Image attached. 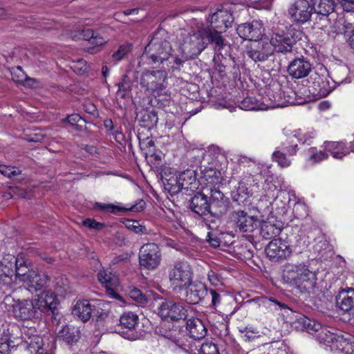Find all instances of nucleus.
<instances>
[{
  "mask_svg": "<svg viewBox=\"0 0 354 354\" xmlns=\"http://www.w3.org/2000/svg\"><path fill=\"white\" fill-rule=\"evenodd\" d=\"M209 28L205 23L193 19L191 22V30L182 44V50L185 59H194L202 53L210 44L216 52H220L227 46L224 37H216L207 31Z\"/></svg>",
  "mask_w": 354,
  "mask_h": 354,
  "instance_id": "nucleus-1",
  "label": "nucleus"
},
{
  "mask_svg": "<svg viewBox=\"0 0 354 354\" xmlns=\"http://www.w3.org/2000/svg\"><path fill=\"white\" fill-rule=\"evenodd\" d=\"M270 301L277 304L281 308L288 310V313H290V315L288 314V316H290L292 319H295L294 322L295 328L301 330L306 329L311 334L315 333L317 340L320 344L333 348L338 333H333L328 328L323 327L319 322L310 319L305 315L292 312L285 304H281L274 299H270Z\"/></svg>",
  "mask_w": 354,
  "mask_h": 354,
  "instance_id": "nucleus-2",
  "label": "nucleus"
},
{
  "mask_svg": "<svg viewBox=\"0 0 354 354\" xmlns=\"http://www.w3.org/2000/svg\"><path fill=\"white\" fill-rule=\"evenodd\" d=\"M174 50L165 30H158L152 35L142 55L149 64H160L173 56Z\"/></svg>",
  "mask_w": 354,
  "mask_h": 354,
  "instance_id": "nucleus-3",
  "label": "nucleus"
},
{
  "mask_svg": "<svg viewBox=\"0 0 354 354\" xmlns=\"http://www.w3.org/2000/svg\"><path fill=\"white\" fill-rule=\"evenodd\" d=\"M285 283L295 286L301 292H310L316 286V275L304 263H286L282 275Z\"/></svg>",
  "mask_w": 354,
  "mask_h": 354,
  "instance_id": "nucleus-4",
  "label": "nucleus"
},
{
  "mask_svg": "<svg viewBox=\"0 0 354 354\" xmlns=\"http://www.w3.org/2000/svg\"><path fill=\"white\" fill-rule=\"evenodd\" d=\"M230 207V201L224 194L214 187L209 193V217L205 218L209 229L217 228L221 223V218L225 215Z\"/></svg>",
  "mask_w": 354,
  "mask_h": 354,
  "instance_id": "nucleus-5",
  "label": "nucleus"
},
{
  "mask_svg": "<svg viewBox=\"0 0 354 354\" xmlns=\"http://www.w3.org/2000/svg\"><path fill=\"white\" fill-rule=\"evenodd\" d=\"M343 82V79L338 77L337 80L330 81L328 72L324 67L311 71L308 79V82L314 89L313 93H316L321 97L327 96L336 87V84H340Z\"/></svg>",
  "mask_w": 354,
  "mask_h": 354,
  "instance_id": "nucleus-6",
  "label": "nucleus"
},
{
  "mask_svg": "<svg viewBox=\"0 0 354 354\" xmlns=\"http://www.w3.org/2000/svg\"><path fill=\"white\" fill-rule=\"evenodd\" d=\"M303 32L295 28H290L286 32L281 31L272 35L270 43L272 48L278 53H291L294 46L301 39Z\"/></svg>",
  "mask_w": 354,
  "mask_h": 354,
  "instance_id": "nucleus-7",
  "label": "nucleus"
},
{
  "mask_svg": "<svg viewBox=\"0 0 354 354\" xmlns=\"http://www.w3.org/2000/svg\"><path fill=\"white\" fill-rule=\"evenodd\" d=\"M234 20L233 15L230 10L218 9L206 18L205 24L209 28L207 31L213 37L216 35V37H223V32L232 26Z\"/></svg>",
  "mask_w": 354,
  "mask_h": 354,
  "instance_id": "nucleus-8",
  "label": "nucleus"
},
{
  "mask_svg": "<svg viewBox=\"0 0 354 354\" xmlns=\"http://www.w3.org/2000/svg\"><path fill=\"white\" fill-rule=\"evenodd\" d=\"M158 314L162 319L177 321L187 317V310L180 302L161 298L158 301Z\"/></svg>",
  "mask_w": 354,
  "mask_h": 354,
  "instance_id": "nucleus-9",
  "label": "nucleus"
},
{
  "mask_svg": "<svg viewBox=\"0 0 354 354\" xmlns=\"http://www.w3.org/2000/svg\"><path fill=\"white\" fill-rule=\"evenodd\" d=\"M230 218L236 230L241 233L250 234L260 225V220L257 216L250 215L244 210L232 212Z\"/></svg>",
  "mask_w": 354,
  "mask_h": 354,
  "instance_id": "nucleus-10",
  "label": "nucleus"
},
{
  "mask_svg": "<svg viewBox=\"0 0 354 354\" xmlns=\"http://www.w3.org/2000/svg\"><path fill=\"white\" fill-rule=\"evenodd\" d=\"M21 332L23 346L30 354H51L50 350L44 347V339L35 327L24 326Z\"/></svg>",
  "mask_w": 354,
  "mask_h": 354,
  "instance_id": "nucleus-11",
  "label": "nucleus"
},
{
  "mask_svg": "<svg viewBox=\"0 0 354 354\" xmlns=\"http://www.w3.org/2000/svg\"><path fill=\"white\" fill-rule=\"evenodd\" d=\"M167 77L165 70L147 71L140 77V85L150 93L159 92L165 88Z\"/></svg>",
  "mask_w": 354,
  "mask_h": 354,
  "instance_id": "nucleus-12",
  "label": "nucleus"
},
{
  "mask_svg": "<svg viewBox=\"0 0 354 354\" xmlns=\"http://www.w3.org/2000/svg\"><path fill=\"white\" fill-rule=\"evenodd\" d=\"M192 272L187 261H176L169 270L168 277L171 284L183 288L192 281Z\"/></svg>",
  "mask_w": 354,
  "mask_h": 354,
  "instance_id": "nucleus-13",
  "label": "nucleus"
},
{
  "mask_svg": "<svg viewBox=\"0 0 354 354\" xmlns=\"http://www.w3.org/2000/svg\"><path fill=\"white\" fill-rule=\"evenodd\" d=\"M161 251L154 243L144 244L140 249L139 263L142 268L147 270L156 268L161 261Z\"/></svg>",
  "mask_w": 354,
  "mask_h": 354,
  "instance_id": "nucleus-14",
  "label": "nucleus"
},
{
  "mask_svg": "<svg viewBox=\"0 0 354 354\" xmlns=\"http://www.w3.org/2000/svg\"><path fill=\"white\" fill-rule=\"evenodd\" d=\"M35 300L18 301L12 306L15 317L22 321L30 320L39 316V308Z\"/></svg>",
  "mask_w": 354,
  "mask_h": 354,
  "instance_id": "nucleus-15",
  "label": "nucleus"
},
{
  "mask_svg": "<svg viewBox=\"0 0 354 354\" xmlns=\"http://www.w3.org/2000/svg\"><path fill=\"white\" fill-rule=\"evenodd\" d=\"M267 257L273 261H279L289 257L292 252L290 245L281 238L272 239L265 249Z\"/></svg>",
  "mask_w": 354,
  "mask_h": 354,
  "instance_id": "nucleus-16",
  "label": "nucleus"
},
{
  "mask_svg": "<svg viewBox=\"0 0 354 354\" xmlns=\"http://www.w3.org/2000/svg\"><path fill=\"white\" fill-rule=\"evenodd\" d=\"M273 52L274 49L270 41L261 40V39L247 46V55L255 62L267 60Z\"/></svg>",
  "mask_w": 354,
  "mask_h": 354,
  "instance_id": "nucleus-17",
  "label": "nucleus"
},
{
  "mask_svg": "<svg viewBox=\"0 0 354 354\" xmlns=\"http://www.w3.org/2000/svg\"><path fill=\"white\" fill-rule=\"evenodd\" d=\"M119 330L120 333L124 338L129 340L137 339L140 334L136 330L138 325V317L131 312L123 313L120 317Z\"/></svg>",
  "mask_w": 354,
  "mask_h": 354,
  "instance_id": "nucleus-18",
  "label": "nucleus"
},
{
  "mask_svg": "<svg viewBox=\"0 0 354 354\" xmlns=\"http://www.w3.org/2000/svg\"><path fill=\"white\" fill-rule=\"evenodd\" d=\"M263 32V23L258 20L241 24L236 28V32L241 38L253 41L261 39Z\"/></svg>",
  "mask_w": 354,
  "mask_h": 354,
  "instance_id": "nucleus-19",
  "label": "nucleus"
},
{
  "mask_svg": "<svg viewBox=\"0 0 354 354\" xmlns=\"http://www.w3.org/2000/svg\"><path fill=\"white\" fill-rule=\"evenodd\" d=\"M313 12V6L307 0H297L288 9L290 18L297 24H304L310 20Z\"/></svg>",
  "mask_w": 354,
  "mask_h": 354,
  "instance_id": "nucleus-20",
  "label": "nucleus"
},
{
  "mask_svg": "<svg viewBox=\"0 0 354 354\" xmlns=\"http://www.w3.org/2000/svg\"><path fill=\"white\" fill-rule=\"evenodd\" d=\"M312 71V64L309 59L304 56L294 58L289 62L287 72L289 75L295 79L307 77Z\"/></svg>",
  "mask_w": 354,
  "mask_h": 354,
  "instance_id": "nucleus-21",
  "label": "nucleus"
},
{
  "mask_svg": "<svg viewBox=\"0 0 354 354\" xmlns=\"http://www.w3.org/2000/svg\"><path fill=\"white\" fill-rule=\"evenodd\" d=\"M15 257L8 255L0 261V286L6 288L11 287L15 277Z\"/></svg>",
  "mask_w": 354,
  "mask_h": 354,
  "instance_id": "nucleus-22",
  "label": "nucleus"
},
{
  "mask_svg": "<svg viewBox=\"0 0 354 354\" xmlns=\"http://www.w3.org/2000/svg\"><path fill=\"white\" fill-rule=\"evenodd\" d=\"M185 288V301L190 304H198L208 294L206 286L201 282L192 283V281L187 283Z\"/></svg>",
  "mask_w": 354,
  "mask_h": 354,
  "instance_id": "nucleus-23",
  "label": "nucleus"
},
{
  "mask_svg": "<svg viewBox=\"0 0 354 354\" xmlns=\"http://www.w3.org/2000/svg\"><path fill=\"white\" fill-rule=\"evenodd\" d=\"M161 180L163 183L165 190L171 196L178 194L183 190L178 179V175L171 168H165L162 170Z\"/></svg>",
  "mask_w": 354,
  "mask_h": 354,
  "instance_id": "nucleus-24",
  "label": "nucleus"
},
{
  "mask_svg": "<svg viewBox=\"0 0 354 354\" xmlns=\"http://www.w3.org/2000/svg\"><path fill=\"white\" fill-rule=\"evenodd\" d=\"M145 205L146 203L143 200H139L135 205H131L129 207H120L111 203H102L99 202H95L93 204V208L95 210L113 214H116L118 212H122L127 211L140 212L144 209Z\"/></svg>",
  "mask_w": 354,
  "mask_h": 354,
  "instance_id": "nucleus-25",
  "label": "nucleus"
},
{
  "mask_svg": "<svg viewBox=\"0 0 354 354\" xmlns=\"http://www.w3.org/2000/svg\"><path fill=\"white\" fill-rule=\"evenodd\" d=\"M189 206L193 212L200 216L209 215V196L198 192L191 198Z\"/></svg>",
  "mask_w": 354,
  "mask_h": 354,
  "instance_id": "nucleus-26",
  "label": "nucleus"
},
{
  "mask_svg": "<svg viewBox=\"0 0 354 354\" xmlns=\"http://www.w3.org/2000/svg\"><path fill=\"white\" fill-rule=\"evenodd\" d=\"M80 330L79 327L73 325H62L58 330L57 337L67 345L72 346L76 344L80 339Z\"/></svg>",
  "mask_w": 354,
  "mask_h": 354,
  "instance_id": "nucleus-27",
  "label": "nucleus"
},
{
  "mask_svg": "<svg viewBox=\"0 0 354 354\" xmlns=\"http://www.w3.org/2000/svg\"><path fill=\"white\" fill-rule=\"evenodd\" d=\"M337 305L344 312L354 309V288L341 290L336 296Z\"/></svg>",
  "mask_w": 354,
  "mask_h": 354,
  "instance_id": "nucleus-28",
  "label": "nucleus"
},
{
  "mask_svg": "<svg viewBox=\"0 0 354 354\" xmlns=\"http://www.w3.org/2000/svg\"><path fill=\"white\" fill-rule=\"evenodd\" d=\"M186 325V328L192 338L201 339L206 336L207 330L201 319L190 318L187 321Z\"/></svg>",
  "mask_w": 354,
  "mask_h": 354,
  "instance_id": "nucleus-29",
  "label": "nucleus"
},
{
  "mask_svg": "<svg viewBox=\"0 0 354 354\" xmlns=\"http://www.w3.org/2000/svg\"><path fill=\"white\" fill-rule=\"evenodd\" d=\"M93 306V301L79 300L73 309V314L78 317L83 322H86L91 318Z\"/></svg>",
  "mask_w": 354,
  "mask_h": 354,
  "instance_id": "nucleus-30",
  "label": "nucleus"
},
{
  "mask_svg": "<svg viewBox=\"0 0 354 354\" xmlns=\"http://www.w3.org/2000/svg\"><path fill=\"white\" fill-rule=\"evenodd\" d=\"M138 71H129L123 75L122 81L118 84V96L124 99L128 95L133 88V80L138 79Z\"/></svg>",
  "mask_w": 354,
  "mask_h": 354,
  "instance_id": "nucleus-31",
  "label": "nucleus"
},
{
  "mask_svg": "<svg viewBox=\"0 0 354 354\" xmlns=\"http://www.w3.org/2000/svg\"><path fill=\"white\" fill-rule=\"evenodd\" d=\"M333 348L340 351L346 354H354V337L339 333Z\"/></svg>",
  "mask_w": 354,
  "mask_h": 354,
  "instance_id": "nucleus-32",
  "label": "nucleus"
},
{
  "mask_svg": "<svg viewBox=\"0 0 354 354\" xmlns=\"http://www.w3.org/2000/svg\"><path fill=\"white\" fill-rule=\"evenodd\" d=\"M35 300L36 302H38V306L41 307L39 308L40 312L53 311L57 306L56 296L52 291L42 292L39 298Z\"/></svg>",
  "mask_w": 354,
  "mask_h": 354,
  "instance_id": "nucleus-33",
  "label": "nucleus"
},
{
  "mask_svg": "<svg viewBox=\"0 0 354 354\" xmlns=\"http://www.w3.org/2000/svg\"><path fill=\"white\" fill-rule=\"evenodd\" d=\"M48 281L49 277L46 274L33 270L29 272V277L24 283L35 290H39L43 288Z\"/></svg>",
  "mask_w": 354,
  "mask_h": 354,
  "instance_id": "nucleus-34",
  "label": "nucleus"
},
{
  "mask_svg": "<svg viewBox=\"0 0 354 354\" xmlns=\"http://www.w3.org/2000/svg\"><path fill=\"white\" fill-rule=\"evenodd\" d=\"M260 235L264 239H274V237L278 236L282 228L281 226L272 223L270 221H260Z\"/></svg>",
  "mask_w": 354,
  "mask_h": 354,
  "instance_id": "nucleus-35",
  "label": "nucleus"
},
{
  "mask_svg": "<svg viewBox=\"0 0 354 354\" xmlns=\"http://www.w3.org/2000/svg\"><path fill=\"white\" fill-rule=\"evenodd\" d=\"M178 179L183 189L194 191L196 189V176L195 171L187 169L178 174Z\"/></svg>",
  "mask_w": 354,
  "mask_h": 354,
  "instance_id": "nucleus-36",
  "label": "nucleus"
},
{
  "mask_svg": "<svg viewBox=\"0 0 354 354\" xmlns=\"http://www.w3.org/2000/svg\"><path fill=\"white\" fill-rule=\"evenodd\" d=\"M232 198L239 204L244 203L252 195V192L248 185L243 181L239 182L236 190L232 192Z\"/></svg>",
  "mask_w": 354,
  "mask_h": 354,
  "instance_id": "nucleus-37",
  "label": "nucleus"
},
{
  "mask_svg": "<svg viewBox=\"0 0 354 354\" xmlns=\"http://www.w3.org/2000/svg\"><path fill=\"white\" fill-rule=\"evenodd\" d=\"M15 279H19V280L23 281L24 283L26 281V279L29 277V272L30 271H33V270H30L24 259L19 257H15Z\"/></svg>",
  "mask_w": 354,
  "mask_h": 354,
  "instance_id": "nucleus-38",
  "label": "nucleus"
},
{
  "mask_svg": "<svg viewBox=\"0 0 354 354\" xmlns=\"http://www.w3.org/2000/svg\"><path fill=\"white\" fill-rule=\"evenodd\" d=\"M80 36L84 40L88 41L95 47L100 46L106 42V39L101 37L97 32L91 28H84L81 30Z\"/></svg>",
  "mask_w": 354,
  "mask_h": 354,
  "instance_id": "nucleus-39",
  "label": "nucleus"
},
{
  "mask_svg": "<svg viewBox=\"0 0 354 354\" xmlns=\"http://www.w3.org/2000/svg\"><path fill=\"white\" fill-rule=\"evenodd\" d=\"M158 120V114L155 110H145L141 112L140 122L142 127L151 129L157 124Z\"/></svg>",
  "mask_w": 354,
  "mask_h": 354,
  "instance_id": "nucleus-40",
  "label": "nucleus"
},
{
  "mask_svg": "<svg viewBox=\"0 0 354 354\" xmlns=\"http://www.w3.org/2000/svg\"><path fill=\"white\" fill-rule=\"evenodd\" d=\"M107 304L102 301H93L91 318L96 322H104L108 317V311L104 308Z\"/></svg>",
  "mask_w": 354,
  "mask_h": 354,
  "instance_id": "nucleus-41",
  "label": "nucleus"
},
{
  "mask_svg": "<svg viewBox=\"0 0 354 354\" xmlns=\"http://www.w3.org/2000/svg\"><path fill=\"white\" fill-rule=\"evenodd\" d=\"M313 11L322 16H328L335 10V2L333 0H319L313 6Z\"/></svg>",
  "mask_w": 354,
  "mask_h": 354,
  "instance_id": "nucleus-42",
  "label": "nucleus"
},
{
  "mask_svg": "<svg viewBox=\"0 0 354 354\" xmlns=\"http://www.w3.org/2000/svg\"><path fill=\"white\" fill-rule=\"evenodd\" d=\"M202 178L211 184L217 183L221 179V173L214 167H206L202 171Z\"/></svg>",
  "mask_w": 354,
  "mask_h": 354,
  "instance_id": "nucleus-43",
  "label": "nucleus"
},
{
  "mask_svg": "<svg viewBox=\"0 0 354 354\" xmlns=\"http://www.w3.org/2000/svg\"><path fill=\"white\" fill-rule=\"evenodd\" d=\"M282 145L289 156H295L298 149L297 138L295 135L286 136L282 141Z\"/></svg>",
  "mask_w": 354,
  "mask_h": 354,
  "instance_id": "nucleus-44",
  "label": "nucleus"
},
{
  "mask_svg": "<svg viewBox=\"0 0 354 354\" xmlns=\"http://www.w3.org/2000/svg\"><path fill=\"white\" fill-rule=\"evenodd\" d=\"M344 145L337 142H325V149L335 158H342L345 153L342 152Z\"/></svg>",
  "mask_w": 354,
  "mask_h": 354,
  "instance_id": "nucleus-45",
  "label": "nucleus"
},
{
  "mask_svg": "<svg viewBox=\"0 0 354 354\" xmlns=\"http://www.w3.org/2000/svg\"><path fill=\"white\" fill-rule=\"evenodd\" d=\"M63 121H67L74 130L82 131L85 126L86 120L79 114H71Z\"/></svg>",
  "mask_w": 354,
  "mask_h": 354,
  "instance_id": "nucleus-46",
  "label": "nucleus"
},
{
  "mask_svg": "<svg viewBox=\"0 0 354 354\" xmlns=\"http://www.w3.org/2000/svg\"><path fill=\"white\" fill-rule=\"evenodd\" d=\"M211 230H212L207 233V242L213 248H218L221 243V235H222V234L216 230L217 228Z\"/></svg>",
  "mask_w": 354,
  "mask_h": 354,
  "instance_id": "nucleus-47",
  "label": "nucleus"
},
{
  "mask_svg": "<svg viewBox=\"0 0 354 354\" xmlns=\"http://www.w3.org/2000/svg\"><path fill=\"white\" fill-rule=\"evenodd\" d=\"M272 160L278 163L281 167H289L291 164V160H289L285 153L280 150H276L272 153Z\"/></svg>",
  "mask_w": 354,
  "mask_h": 354,
  "instance_id": "nucleus-48",
  "label": "nucleus"
},
{
  "mask_svg": "<svg viewBox=\"0 0 354 354\" xmlns=\"http://www.w3.org/2000/svg\"><path fill=\"white\" fill-rule=\"evenodd\" d=\"M131 45L125 44L120 46L118 49L112 55V58L115 62L121 61L131 51Z\"/></svg>",
  "mask_w": 354,
  "mask_h": 354,
  "instance_id": "nucleus-49",
  "label": "nucleus"
},
{
  "mask_svg": "<svg viewBox=\"0 0 354 354\" xmlns=\"http://www.w3.org/2000/svg\"><path fill=\"white\" fill-rule=\"evenodd\" d=\"M129 296L131 299L140 304H145L147 302V299L145 295L137 288L130 289L129 291Z\"/></svg>",
  "mask_w": 354,
  "mask_h": 354,
  "instance_id": "nucleus-50",
  "label": "nucleus"
},
{
  "mask_svg": "<svg viewBox=\"0 0 354 354\" xmlns=\"http://www.w3.org/2000/svg\"><path fill=\"white\" fill-rule=\"evenodd\" d=\"M239 106L241 109L244 110H257L261 109L258 102L252 97L244 98L241 102Z\"/></svg>",
  "mask_w": 354,
  "mask_h": 354,
  "instance_id": "nucleus-51",
  "label": "nucleus"
},
{
  "mask_svg": "<svg viewBox=\"0 0 354 354\" xmlns=\"http://www.w3.org/2000/svg\"><path fill=\"white\" fill-rule=\"evenodd\" d=\"M97 279L104 286V287L109 286H113V276L111 272H106L104 270L100 271L97 274Z\"/></svg>",
  "mask_w": 354,
  "mask_h": 354,
  "instance_id": "nucleus-52",
  "label": "nucleus"
},
{
  "mask_svg": "<svg viewBox=\"0 0 354 354\" xmlns=\"http://www.w3.org/2000/svg\"><path fill=\"white\" fill-rule=\"evenodd\" d=\"M200 354H219L218 348L212 342H205L201 345Z\"/></svg>",
  "mask_w": 354,
  "mask_h": 354,
  "instance_id": "nucleus-53",
  "label": "nucleus"
},
{
  "mask_svg": "<svg viewBox=\"0 0 354 354\" xmlns=\"http://www.w3.org/2000/svg\"><path fill=\"white\" fill-rule=\"evenodd\" d=\"M21 170L15 169L10 166H6L5 165H0V173L4 176L12 178L13 176H18L21 174Z\"/></svg>",
  "mask_w": 354,
  "mask_h": 354,
  "instance_id": "nucleus-54",
  "label": "nucleus"
},
{
  "mask_svg": "<svg viewBox=\"0 0 354 354\" xmlns=\"http://www.w3.org/2000/svg\"><path fill=\"white\" fill-rule=\"evenodd\" d=\"M71 68H73L76 73L82 75L88 71V66L84 60L78 59L77 62H73Z\"/></svg>",
  "mask_w": 354,
  "mask_h": 354,
  "instance_id": "nucleus-55",
  "label": "nucleus"
},
{
  "mask_svg": "<svg viewBox=\"0 0 354 354\" xmlns=\"http://www.w3.org/2000/svg\"><path fill=\"white\" fill-rule=\"evenodd\" d=\"M82 224L84 226L93 230H102L104 227V223L96 221L93 218H86L83 221Z\"/></svg>",
  "mask_w": 354,
  "mask_h": 354,
  "instance_id": "nucleus-56",
  "label": "nucleus"
},
{
  "mask_svg": "<svg viewBox=\"0 0 354 354\" xmlns=\"http://www.w3.org/2000/svg\"><path fill=\"white\" fill-rule=\"evenodd\" d=\"M12 80L17 82L23 83L25 82L26 75L23 72L21 66H17L11 72Z\"/></svg>",
  "mask_w": 354,
  "mask_h": 354,
  "instance_id": "nucleus-57",
  "label": "nucleus"
},
{
  "mask_svg": "<svg viewBox=\"0 0 354 354\" xmlns=\"http://www.w3.org/2000/svg\"><path fill=\"white\" fill-rule=\"evenodd\" d=\"M127 227L128 229L131 230L136 233H144L146 230L145 226L140 225L137 221H128V223L127 224Z\"/></svg>",
  "mask_w": 354,
  "mask_h": 354,
  "instance_id": "nucleus-58",
  "label": "nucleus"
},
{
  "mask_svg": "<svg viewBox=\"0 0 354 354\" xmlns=\"http://www.w3.org/2000/svg\"><path fill=\"white\" fill-rule=\"evenodd\" d=\"M140 144L142 146L141 148L142 149H146L147 151V154L150 153L154 151V142L149 138H147L142 142H140Z\"/></svg>",
  "mask_w": 354,
  "mask_h": 354,
  "instance_id": "nucleus-59",
  "label": "nucleus"
},
{
  "mask_svg": "<svg viewBox=\"0 0 354 354\" xmlns=\"http://www.w3.org/2000/svg\"><path fill=\"white\" fill-rule=\"evenodd\" d=\"M341 6L344 11L354 12V0H341Z\"/></svg>",
  "mask_w": 354,
  "mask_h": 354,
  "instance_id": "nucleus-60",
  "label": "nucleus"
},
{
  "mask_svg": "<svg viewBox=\"0 0 354 354\" xmlns=\"http://www.w3.org/2000/svg\"><path fill=\"white\" fill-rule=\"evenodd\" d=\"M221 277L220 274L211 270L208 273V279L213 286H218L221 283Z\"/></svg>",
  "mask_w": 354,
  "mask_h": 354,
  "instance_id": "nucleus-61",
  "label": "nucleus"
},
{
  "mask_svg": "<svg viewBox=\"0 0 354 354\" xmlns=\"http://www.w3.org/2000/svg\"><path fill=\"white\" fill-rule=\"evenodd\" d=\"M209 293L212 296V306L216 308L221 303V296L214 289H210Z\"/></svg>",
  "mask_w": 354,
  "mask_h": 354,
  "instance_id": "nucleus-62",
  "label": "nucleus"
},
{
  "mask_svg": "<svg viewBox=\"0 0 354 354\" xmlns=\"http://www.w3.org/2000/svg\"><path fill=\"white\" fill-rule=\"evenodd\" d=\"M10 342L6 338L0 339V353L6 354L10 350Z\"/></svg>",
  "mask_w": 354,
  "mask_h": 354,
  "instance_id": "nucleus-63",
  "label": "nucleus"
},
{
  "mask_svg": "<svg viewBox=\"0 0 354 354\" xmlns=\"http://www.w3.org/2000/svg\"><path fill=\"white\" fill-rule=\"evenodd\" d=\"M113 286H109L105 287L106 288V293L110 296L113 299H121L120 295L114 290V289L112 288Z\"/></svg>",
  "mask_w": 354,
  "mask_h": 354,
  "instance_id": "nucleus-64",
  "label": "nucleus"
}]
</instances>
